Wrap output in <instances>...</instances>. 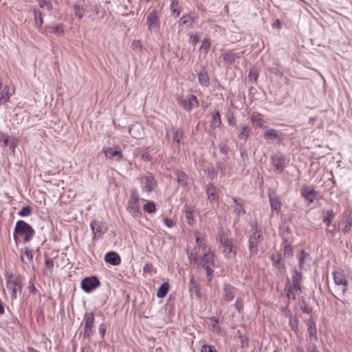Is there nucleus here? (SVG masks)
<instances>
[{
    "mask_svg": "<svg viewBox=\"0 0 352 352\" xmlns=\"http://www.w3.org/2000/svg\"><path fill=\"white\" fill-rule=\"evenodd\" d=\"M195 234L196 235V243L199 245V250H201V254L197 263V267L204 268L207 276L210 280L214 272V254L210 252L205 242L200 239L199 232H195Z\"/></svg>",
    "mask_w": 352,
    "mask_h": 352,
    "instance_id": "obj_1",
    "label": "nucleus"
},
{
    "mask_svg": "<svg viewBox=\"0 0 352 352\" xmlns=\"http://www.w3.org/2000/svg\"><path fill=\"white\" fill-rule=\"evenodd\" d=\"M219 237L224 256L230 258H234L237 251V247L234 245V240L222 231L219 232Z\"/></svg>",
    "mask_w": 352,
    "mask_h": 352,
    "instance_id": "obj_2",
    "label": "nucleus"
},
{
    "mask_svg": "<svg viewBox=\"0 0 352 352\" xmlns=\"http://www.w3.org/2000/svg\"><path fill=\"white\" fill-rule=\"evenodd\" d=\"M263 237L261 230H258L256 228H254V232L250 236L248 239V250L249 256L248 259L250 262L253 263L258 254V245L263 241Z\"/></svg>",
    "mask_w": 352,
    "mask_h": 352,
    "instance_id": "obj_3",
    "label": "nucleus"
},
{
    "mask_svg": "<svg viewBox=\"0 0 352 352\" xmlns=\"http://www.w3.org/2000/svg\"><path fill=\"white\" fill-rule=\"evenodd\" d=\"M333 282L336 285V292L338 295L344 296L348 290L349 283L342 270H335L333 272Z\"/></svg>",
    "mask_w": 352,
    "mask_h": 352,
    "instance_id": "obj_4",
    "label": "nucleus"
},
{
    "mask_svg": "<svg viewBox=\"0 0 352 352\" xmlns=\"http://www.w3.org/2000/svg\"><path fill=\"white\" fill-rule=\"evenodd\" d=\"M15 234L24 235V242H29L34 234V230L32 227L23 220L16 222L14 228Z\"/></svg>",
    "mask_w": 352,
    "mask_h": 352,
    "instance_id": "obj_5",
    "label": "nucleus"
},
{
    "mask_svg": "<svg viewBox=\"0 0 352 352\" xmlns=\"http://www.w3.org/2000/svg\"><path fill=\"white\" fill-rule=\"evenodd\" d=\"M179 104L187 111L198 107L199 102L197 97L193 94L182 96L179 99Z\"/></svg>",
    "mask_w": 352,
    "mask_h": 352,
    "instance_id": "obj_6",
    "label": "nucleus"
},
{
    "mask_svg": "<svg viewBox=\"0 0 352 352\" xmlns=\"http://www.w3.org/2000/svg\"><path fill=\"white\" fill-rule=\"evenodd\" d=\"M274 170L278 173L283 172L286 167L285 156L281 153H277L271 157Z\"/></svg>",
    "mask_w": 352,
    "mask_h": 352,
    "instance_id": "obj_7",
    "label": "nucleus"
},
{
    "mask_svg": "<svg viewBox=\"0 0 352 352\" xmlns=\"http://www.w3.org/2000/svg\"><path fill=\"white\" fill-rule=\"evenodd\" d=\"M100 285V283L96 276L86 277L81 281V288L87 293L92 292Z\"/></svg>",
    "mask_w": 352,
    "mask_h": 352,
    "instance_id": "obj_8",
    "label": "nucleus"
},
{
    "mask_svg": "<svg viewBox=\"0 0 352 352\" xmlns=\"http://www.w3.org/2000/svg\"><path fill=\"white\" fill-rule=\"evenodd\" d=\"M94 314L86 313L84 316V338H89L92 335V328L94 323Z\"/></svg>",
    "mask_w": 352,
    "mask_h": 352,
    "instance_id": "obj_9",
    "label": "nucleus"
},
{
    "mask_svg": "<svg viewBox=\"0 0 352 352\" xmlns=\"http://www.w3.org/2000/svg\"><path fill=\"white\" fill-rule=\"evenodd\" d=\"M146 25L148 30L151 32L156 29L159 26L158 11L157 10H152L147 16Z\"/></svg>",
    "mask_w": 352,
    "mask_h": 352,
    "instance_id": "obj_10",
    "label": "nucleus"
},
{
    "mask_svg": "<svg viewBox=\"0 0 352 352\" xmlns=\"http://www.w3.org/2000/svg\"><path fill=\"white\" fill-rule=\"evenodd\" d=\"M7 287L12 290L13 295L16 296V289H20L22 287V278L19 276H10L7 279Z\"/></svg>",
    "mask_w": 352,
    "mask_h": 352,
    "instance_id": "obj_11",
    "label": "nucleus"
},
{
    "mask_svg": "<svg viewBox=\"0 0 352 352\" xmlns=\"http://www.w3.org/2000/svg\"><path fill=\"white\" fill-rule=\"evenodd\" d=\"M270 258L272 261L273 265L277 268L279 272H282L285 270V262L283 259L282 254L277 252H273L271 254Z\"/></svg>",
    "mask_w": 352,
    "mask_h": 352,
    "instance_id": "obj_12",
    "label": "nucleus"
},
{
    "mask_svg": "<svg viewBox=\"0 0 352 352\" xmlns=\"http://www.w3.org/2000/svg\"><path fill=\"white\" fill-rule=\"evenodd\" d=\"M318 194L316 190L309 186H304L301 189V195L310 203L316 199Z\"/></svg>",
    "mask_w": 352,
    "mask_h": 352,
    "instance_id": "obj_13",
    "label": "nucleus"
},
{
    "mask_svg": "<svg viewBox=\"0 0 352 352\" xmlns=\"http://www.w3.org/2000/svg\"><path fill=\"white\" fill-rule=\"evenodd\" d=\"M244 54V52H236L234 50H229L223 54V60L228 65H232L234 63L236 58H239Z\"/></svg>",
    "mask_w": 352,
    "mask_h": 352,
    "instance_id": "obj_14",
    "label": "nucleus"
},
{
    "mask_svg": "<svg viewBox=\"0 0 352 352\" xmlns=\"http://www.w3.org/2000/svg\"><path fill=\"white\" fill-rule=\"evenodd\" d=\"M104 152L105 156L109 159L116 157V160L119 161L123 157L122 151L118 146L116 148L109 147Z\"/></svg>",
    "mask_w": 352,
    "mask_h": 352,
    "instance_id": "obj_15",
    "label": "nucleus"
},
{
    "mask_svg": "<svg viewBox=\"0 0 352 352\" xmlns=\"http://www.w3.org/2000/svg\"><path fill=\"white\" fill-rule=\"evenodd\" d=\"M236 289L231 285L226 283L223 285V298L226 301H231L234 298Z\"/></svg>",
    "mask_w": 352,
    "mask_h": 352,
    "instance_id": "obj_16",
    "label": "nucleus"
},
{
    "mask_svg": "<svg viewBox=\"0 0 352 352\" xmlns=\"http://www.w3.org/2000/svg\"><path fill=\"white\" fill-rule=\"evenodd\" d=\"M307 331L309 337L314 340H318L316 321L314 318H309L307 321Z\"/></svg>",
    "mask_w": 352,
    "mask_h": 352,
    "instance_id": "obj_17",
    "label": "nucleus"
},
{
    "mask_svg": "<svg viewBox=\"0 0 352 352\" xmlns=\"http://www.w3.org/2000/svg\"><path fill=\"white\" fill-rule=\"evenodd\" d=\"M269 199L272 210L278 213L281 209V202L279 197L275 193H270Z\"/></svg>",
    "mask_w": 352,
    "mask_h": 352,
    "instance_id": "obj_18",
    "label": "nucleus"
},
{
    "mask_svg": "<svg viewBox=\"0 0 352 352\" xmlns=\"http://www.w3.org/2000/svg\"><path fill=\"white\" fill-rule=\"evenodd\" d=\"M104 261L113 265H118L121 262L120 256L115 252H109L107 253L104 256Z\"/></svg>",
    "mask_w": 352,
    "mask_h": 352,
    "instance_id": "obj_19",
    "label": "nucleus"
},
{
    "mask_svg": "<svg viewBox=\"0 0 352 352\" xmlns=\"http://www.w3.org/2000/svg\"><path fill=\"white\" fill-rule=\"evenodd\" d=\"M206 192L207 194L208 199L212 202L218 200V195L217 193L216 187L212 184H208L206 187Z\"/></svg>",
    "mask_w": 352,
    "mask_h": 352,
    "instance_id": "obj_20",
    "label": "nucleus"
},
{
    "mask_svg": "<svg viewBox=\"0 0 352 352\" xmlns=\"http://www.w3.org/2000/svg\"><path fill=\"white\" fill-rule=\"evenodd\" d=\"M138 201L139 198L135 197V199H130L129 202L128 210L133 216H138L140 214Z\"/></svg>",
    "mask_w": 352,
    "mask_h": 352,
    "instance_id": "obj_21",
    "label": "nucleus"
},
{
    "mask_svg": "<svg viewBox=\"0 0 352 352\" xmlns=\"http://www.w3.org/2000/svg\"><path fill=\"white\" fill-rule=\"evenodd\" d=\"M190 292L194 293L197 297L201 298V292L200 291L199 285L195 280L194 276H191L190 280Z\"/></svg>",
    "mask_w": 352,
    "mask_h": 352,
    "instance_id": "obj_22",
    "label": "nucleus"
},
{
    "mask_svg": "<svg viewBox=\"0 0 352 352\" xmlns=\"http://www.w3.org/2000/svg\"><path fill=\"white\" fill-rule=\"evenodd\" d=\"M129 131L130 135L133 138H136V139L141 138V136L143 134V133H142V127L139 124H136L132 125L129 128Z\"/></svg>",
    "mask_w": 352,
    "mask_h": 352,
    "instance_id": "obj_23",
    "label": "nucleus"
},
{
    "mask_svg": "<svg viewBox=\"0 0 352 352\" xmlns=\"http://www.w3.org/2000/svg\"><path fill=\"white\" fill-rule=\"evenodd\" d=\"M335 213L332 209L322 210V221L327 226H329L333 221Z\"/></svg>",
    "mask_w": 352,
    "mask_h": 352,
    "instance_id": "obj_24",
    "label": "nucleus"
},
{
    "mask_svg": "<svg viewBox=\"0 0 352 352\" xmlns=\"http://www.w3.org/2000/svg\"><path fill=\"white\" fill-rule=\"evenodd\" d=\"M156 186V182L155 181L153 175H150L146 177V183L144 186L143 187V190L147 192H151Z\"/></svg>",
    "mask_w": 352,
    "mask_h": 352,
    "instance_id": "obj_25",
    "label": "nucleus"
},
{
    "mask_svg": "<svg viewBox=\"0 0 352 352\" xmlns=\"http://www.w3.org/2000/svg\"><path fill=\"white\" fill-rule=\"evenodd\" d=\"M21 258L23 263H30L32 261L33 255L32 250L28 248L21 250Z\"/></svg>",
    "mask_w": 352,
    "mask_h": 352,
    "instance_id": "obj_26",
    "label": "nucleus"
},
{
    "mask_svg": "<svg viewBox=\"0 0 352 352\" xmlns=\"http://www.w3.org/2000/svg\"><path fill=\"white\" fill-rule=\"evenodd\" d=\"M184 210L185 212V217H186V219L188 224L192 225L194 221L193 215H192V213H193L192 208L190 206L186 204L184 206Z\"/></svg>",
    "mask_w": 352,
    "mask_h": 352,
    "instance_id": "obj_27",
    "label": "nucleus"
},
{
    "mask_svg": "<svg viewBox=\"0 0 352 352\" xmlns=\"http://www.w3.org/2000/svg\"><path fill=\"white\" fill-rule=\"evenodd\" d=\"M197 245L199 247V245L197 244ZM201 250H197V248H194L191 251L188 252V258L190 262H194L197 263L199 258H200V256L201 254Z\"/></svg>",
    "mask_w": 352,
    "mask_h": 352,
    "instance_id": "obj_28",
    "label": "nucleus"
},
{
    "mask_svg": "<svg viewBox=\"0 0 352 352\" xmlns=\"http://www.w3.org/2000/svg\"><path fill=\"white\" fill-rule=\"evenodd\" d=\"M251 129L248 126H241L238 137L241 140H246L250 135Z\"/></svg>",
    "mask_w": 352,
    "mask_h": 352,
    "instance_id": "obj_29",
    "label": "nucleus"
},
{
    "mask_svg": "<svg viewBox=\"0 0 352 352\" xmlns=\"http://www.w3.org/2000/svg\"><path fill=\"white\" fill-rule=\"evenodd\" d=\"M33 14L36 25L38 27H41L43 23V12L41 10L34 9Z\"/></svg>",
    "mask_w": 352,
    "mask_h": 352,
    "instance_id": "obj_30",
    "label": "nucleus"
},
{
    "mask_svg": "<svg viewBox=\"0 0 352 352\" xmlns=\"http://www.w3.org/2000/svg\"><path fill=\"white\" fill-rule=\"evenodd\" d=\"M169 289V284L168 283H162L157 292L158 298H164L167 294Z\"/></svg>",
    "mask_w": 352,
    "mask_h": 352,
    "instance_id": "obj_31",
    "label": "nucleus"
},
{
    "mask_svg": "<svg viewBox=\"0 0 352 352\" xmlns=\"http://www.w3.org/2000/svg\"><path fill=\"white\" fill-rule=\"evenodd\" d=\"M283 249H284V256L291 257L293 256V248L292 245L288 243L286 239L283 240Z\"/></svg>",
    "mask_w": 352,
    "mask_h": 352,
    "instance_id": "obj_32",
    "label": "nucleus"
},
{
    "mask_svg": "<svg viewBox=\"0 0 352 352\" xmlns=\"http://www.w3.org/2000/svg\"><path fill=\"white\" fill-rule=\"evenodd\" d=\"M175 175L177 176V182L182 185L184 187L187 186V175L182 171H175Z\"/></svg>",
    "mask_w": 352,
    "mask_h": 352,
    "instance_id": "obj_33",
    "label": "nucleus"
},
{
    "mask_svg": "<svg viewBox=\"0 0 352 352\" xmlns=\"http://www.w3.org/2000/svg\"><path fill=\"white\" fill-rule=\"evenodd\" d=\"M171 131L173 133V141L179 144L183 138V131L176 127H173Z\"/></svg>",
    "mask_w": 352,
    "mask_h": 352,
    "instance_id": "obj_34",
    "label": "nucleus"
},
{
    "mask_svg": "<svg viewBox=\"0 0 352 352\" xmlns=\"http://www.w3.org/2000/svg\"><path fill=\"white\" fill-rule=\"evenodd\" d=\"M195 16H192V14H186L181 18V21L184 25L192 26L195 22Z\"/></svg>",
    "mask_w": 352,
    "mask_h": 352,
    "instance_id": "obj_35",
    "label": "nucleus"
},
{
    "mask_svg": "<svg viewBox=\"0 0 352 352\" xmlns=\"http://www.w3.org/2000/svg\"><path fill=\"white\" fill-rule=\"evenodd\" d=\"M90 226L95 236H96L97 234L101 235V226L99 222H98L96 220H93L90 223Z\"/></svg>",
    "mask_w": 352,
    "mask_h": 352,
    "instance_id": "obj_36",
    "label": "nucleus"
},
{
    "mask_svg": "<svg viewBox=\"0 0 352 352\" xmlns=\"http://www.w3.org/2000/svg\"><path fill=\"white\" fill-rule=\"evenodd\" d=\"M252 122L253 124L260 127L264 128V120H263L261 114L254 115L253 114L252 116Z\"/></svg>",
    "mask_w": 352,
    "mask_h": 352,
    "instance_id": "obj_37",
    "label": "nucleus"
},
{
    "mask_svg": "<svg viewBox=\"0 0 352 352\" xmlns=\"http://www.w3.org/2000/svg\"><path fill=\"white\" fill-rule=\"evenodd\" d=\"M234 202L236 204L235 208H234V212L237 216H240L241 214H245V209L243 208V206L241 203L238 202L237 198H233Z\"/></svg>",
    "mask_w": 352,
    "mask_h": 352,
    "instance_id": "obj_38",
    "label": "nucleus"
},
{
    "mask_svg": "<svg viewBox=\"0 0 352 352\" xmlns=\"http://www.w3.org/2000/svg\"><path fill=\"white\" fill-rule=\"evenodd\" d=\"M263 138L265 140H274L278 138V135L277 134V132L274 129H268L265 131V132L263 134Z\"/></svg>",
    "mask_w": 352,
    "mask_h": 352,
    "instance_id": "obj_39",
    "label": "nucleus"
},
{
    "mask_svg": "<svg viewBox=\"0 0 352 352\" xmlns=\"http://www.w3.org/2000/svg\"><path fill=\"white\" fill-rule=\"evenodd\" d=\"M221 124V117L219 112H216L212 116V120L210 122V127L217 128Z\"/></svg>",
    "mask_w": 352,
    "mask_h": 352,
    "instance_id": "obj_40",
    "label": "nucleus"
},
{
    "mask_svg": "<svg viewBox=\"0 0 352 352\" xmlns=\"http://www.w3.org/2000/svg\"><path fill=\"white\" fill-rule=\"evenodd\" d=\"M199 82L203 85H207L209 82V76L206 72H200L198 74Z\"/></svg>",
    "mask_w": 352,
    "mask_h": 352,
    "instance_id": "obj_41",
    "label": "nucleus"
},
{
    "mask_svg": "<svg viewBox=\"0 0 352 352\" xmlns=\"http://www.w3.org/2000/svg\"><path fill=\"white\" fill-rule=\"evenodd\" d=\"M39 6L41 8L46 9L51 12L53 9V5L51 1L47 0H37Z\"/></svg>",
    "mask_w": 352,
    "mask_h": 352,
    "instance_id": "obj_42",
    "label": "nucleus"
},
{
    "mask_svg": "<svg viewBox=\"0 0 352 352\" xmlns=\"http://www.w3.org/2000/svg\"><path fill=\"white\" fill-rule=\"evenodd\" d=\"M74 14L79 19H81L83 17V14L85 12L84 8L79 5L75 4L74 6Z\"/></svg>",
    "mask_w": 352,
    "mask_h": 352,
    "instance_id": "obj_43",
    "label": "nucleus"
},
{
    "mask_svg": "<svg viewBox=\"0 0 352 352\" xmlns=\"http://www.w3.org/2000/svg\"><path fill=\"white\" fill-rule=\"evenodd\" d=\"M143 209L144 211L148 213H153L156 210L155 204L153 201H148L146 204L144 205Z\"/></svg>",
    "mask_w": 352,
    "mask_h": 352,
    "instance_id": "obj_44",
    "label": "nucleus"
},
{
    "mask_svg": "<svg viewBox=\"0 0 352 352\" xmlns=\"http://www.w3.org/2000/svg\"><path fill=\"white\" fill-rule=\"evenodd\" d=\"M289 326L292 330L295 333H297L298 331V320L296 317L290 318Z\"/></svg>",
    "mask_w": 352,
    "mask_h": 352,
    "instance_id": "obj_45",
    "label": "nucleus"
},
{
    "mask_svg": "<svg viewBox=\"0 0 352 352\" xmlns=\"http://www.w3.org/2000/svg\"><path fill=\"white\" fill-rule=\"evenodd\" d=\"M32 212V210L30 206H23L20 211L19 212V214L21 217H28L31 215Z\"/></svg>",
    "mask_w": 352,
    "mask_h": 352,
    "instance_id": "obj_46",
    "label": "nucleus"
},
{
    "mask_svg": "<svg viewBox=\"0 0 352 352\" xmlns=\"http://www.w3.org/2000/svg\"><path fill=\"white\" fill-rule=\"evenodd\" d=\"M309 256V254L306 253L304 250H301L298 255L299 267L303 269V264L305 259Z\"/></svg>",
    "mask_w": 352,
    "mask_h": 352,
    "instance_id": "obj_47",
    "label": "nucleus"
},
{
    "mask_svg": "<svg viewBox=\"0 0 352 352\" xmlns=\"http://www.w3.org/2000/svg\"><path fill=\"white\" fill-rule=\"evenodd\" d=\"M10 100V95L8 92V89L4 88L1 94L0 101L1 102L6 103Z\"/></svg>",
    "mask_w": 352,
    "mask_h": 352,
    "instance_id": "obj_48",
    "label": "nucleus"
},
{
    "mask_svg": "<svg viewBox=\"0 0 352 352\" xmlns=\"http://www.w3.org/2000/svg\"><path fill=\"white\" fill-rule=\"evenodd\" d=\"M12 138L6 134H2L0 136V144L3 147L8 146Z\"/></svg>",
    "mask_w": 352,
    "mask_h": 352,
    "instance_id": "obj_49",
    "label": "nucleus"
},
{
    "mask_svg": "<svg viewBox=\"0 0 352 352\" xmlns=\"http://www.w3.org/2000/svg\"><path fill=\"white\" fill-rule=\"evenodd\" d=\"M302 279V274L301 272H298L297 270H294V274L292 276V281L293 283H300V281Z\"/></svg>",
    "mask_w": 352,
    "mask_h": 352,
    "instance_id": "obj_50",
    "label": "nucleus"
},
{
    "mask_svg": "<svg viewBox=\"0 0 352 352\" xmlns=\"http://www.w3.org/2000/svg\"><path fill=\"white\" fill-rule=\"evenodd\" d=\"M131 47L134 51H136V52L140 51L142 48L140 41V40H134L132 42Z\"/></svg>",
    "mask_w": 352,
    "mask_h": 352,
    "instance_id": "obj_51",
    "label": "nucleus"
},
{
    "mask_svg": "<svg viewBox=\"0 0 352 352\" xmlns=\"http://www.w3.org/2000/svg\"><path fill=\"white\" fill-rule=\"evenodd\" d=\"M201 352H217L211 345L204 344L201 349Z\"/></svg>",
    "mask_w": 352,
    "mask_h": 352,
    "instance_id": "obj_52",
    "label": "nucleus"
},
{
    "mask_svg": "<svg viewBox=\"0 0 352 352\" xmlns=\"http://www.w3.org/2000/svg\"><path fill=\"white\" fill-rule=\"evenodd\" d=\"M289 289H292L293 292L298 294L301 293V287L300 283H293V286L291 287Z\"/></svg>",
    "mask_w": 352,
    "mask_h": 352,
    "instance_id": "obj_53",
    "label": "nucleus"
},
{
    "mask_svg": "<svg viewBox=\"0 0 352 352\" xmlns=\"http://www.w3.org/2000/svg\"><path fill=\"white\" fill-rule=\"evenodd\" d=\"M17 143H18L17 140L16 138H12L8 146H9L10 149H11L14 151L15 147L17 145Z\"/></svg>",
    "mask_w": 352,
    "mask_h": 352,
    "instance_id": "obj_54",
    "label": "nucleus"
},
{
    "mask_svg": "<svg viewBox=\"0 0 352 352\" xmlns=\"http://www.w3.org/2000/svg\"><path fill=\"white\" fill-rule=\"evenodd\" d=\"M234 306L239 311H241L243 307L242 300L241 298H237L234 303Z\"/></svg>",
    "mask_w": 352,
    "mask_h": 352,
    "instance_id": "obj_55",
    "label": "nucleus"
},
{
    "mask_svg": "<svg viewBox=\"0 0 352 352\" xmlns=\"http://www.w3.org/2000/svg\"><path fill=\"white\" fill-rule=\"evenodd\" d=\"M63 32H64V30L63 29L62 25H58L53 28V29H52V32L54 34H63Z\"/></svg>",
    "mask_w": 352,
    "mask_h": 352,
    "instance_id": "obj_56",
    "label": "nucleus"
},
{
    "mask_svg": "<svg viewBox=\"0 0 352 352\" xmlns=\"http://www.w3.org/2000/svg\"><path fill=\"white\" fill-rule=\"evenodd\" d=\"M106 330H107V327H106L105 324L104 323L100 324V327H99V333L102 338H103L104 336Z\"/></svg>",
    "mask_w": 352,
    "mask_h": 352,
    "instance_id": "obj_57",
    "label": "nucleus"
},
{
    "mask_svg": "<svg viewBox=\"0 0 352 352\" xmlns=\"http://www.w3.org/2000/svg\"><path fill=\"white\" fill-rule=\"evenodd\" d=\"M257 77H258V73L256 72L252 71V70L250 71L249 75H248V78H250V80L255 81V80H256Z\"/></svg>",
    "mask_w": 352,
    "mask_h": 352,
    "instance_id": "obj_58",
    "label": "nucleus"
},
{
    "mask_svg": "<svg viewBox=\"0 0 352 352\" xmlns=\"http://www.w3.org/2000/svg\"><path fill=\"white\" fill-rule=\"evenodd\" d=\"M241 346L242 348H247L249 345V342L247 338H243L241 336Z\"/></svg>",
    "mask_w": 352,
    "mask_h": 352,
    "instance_id": "obj_59",
    "label": "nucleus"
},
{
    "mask_svg": "<svg viewBox=\"0 0 352 352\" xmlns=\"http://www.w3.org/2000/svg\"><path fill=\"white\" fill-rule=\"evenodd\" d=\"M164 222L165 225L168 228H171L174 225L173 220L170 219H168V218L164 219Z\"/></svg>",
    "mask_w": 352,
    "mask_h": 352,
    "instance_id": "obj_60",
    "label": "nucleus"
},
{
    "mask_svg": "<svg viewBox=\"0 0 352 352\" xmlns=\"http://www.w3.org/2000/svg\"><path fill=\"white\" fill-rule=\"evenodd\" d=\"M177 5L175 4V6L173 7V6L171 5V12H172V14H175V17H177L179 14H180V12L179 10H178L175 7L177 6Z\"/></svg>",
    "mask_w": 352,
    "mask_h": 352,
    "instance_id": "obj_61",
    "label": "nucleus"
},
{
    "mask_svg": "<svg viewBox=\"0 0 352 352\" xmlns=\"http://www.w3.org/2000/svg\"><path fill=\"white\" fill-rule=\"evenodd\" d=\"M45 265H46V267L48 268V269H52L54 267V263L53 261L50 259V258H47L45 260Z\"/></svg>",
    "mask_w": 352,
    "mask_h": 352,
    "instance_id": "obj_62",
    "label": "nucleus"
},
{
    "mask_svg": "<svg viewBox=\"0 0 352 352\" xmlns=\"http://www.w3.org/2000/svg\"><path fill=\"white\" fill-rule=\"evenodd\" d=\"M228 151V147L226 145H220V152L223 154H227Z\"/></svg>",
    "mask_w": 352,
    "mask_h": 352,
    "instance_id": "obj_63",
    "label": "nucleus"
},
{
    "mask_svg": "<svg viewBox=\"0 0 352 352\" xmlns=\"http://www.w3.org/2000/svg\"><path fill=\"white\" fill-rule=\"evenodd\" d=\"M289 298H292L293 300L296 299V292H293L292 289H288V294Z\"/></svg>",
    "mask_w": 352,
    "mask_h": 352,
    "instance_id": "obj_64",
    "label": "nucleus"
}]
</instances>
